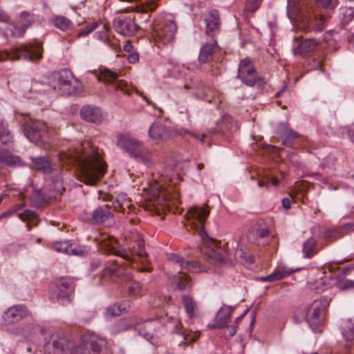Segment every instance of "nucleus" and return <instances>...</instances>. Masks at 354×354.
Returning a JSON list of instances; mask_svg holds the SVG:
<instances>
[{
	"mask_svg": "<svg viewBox=\"0 0 354 354\" xmlns=\"http://www.w3.org/2000/svg\"><path fill=\"white\" fill-rule=\"evenodd\" d=\"M67 161L77 165L79 180L87 185H95L104 176L106 164L98 151L93 148L75 149L68 154H64Z\"/></svg>",
	"mask_w": 354,
	"mask_h": 354,
	"instance_id": "obj_1",
	"label": "nucleus"
},
{
	"mask_svg": "<svg viewBox=\"0 0 354 354\" xmlns=\"http://www.w3.org/2000/svg\"><path fill=\"white\" fill-rule=\"evenodd\" d=\"M171 189H165L158 181H154L149 187V194L143 207L149 212L160 214L161 211L168 209L169 203L176 205L179 198V194H170Z\"/></svg>",
	"mask_w": 354,
	"mask_h": 354,
	"instance_id": "obj_2",
	"label": "nucleus"
},
{
	"mask_svg": "<svg viewBox=\"0 0 354 354\" xmlns=\"http://www.w3.org/2000/svg\"><path fill=\"white\" fill-rule=\"evenodd\" d=\"M116 145L124 150L131 158L148 165L151 162L152 153L145 147L142 141L129 133H118Z\"/></svg>",
	"mask_w": 354,
	"mask_h": 354,
	"instance_id": "obj_3",
	"label": "nucleus"
},
{
	"mask_svg": "<svg viewBox=\"0 0 354 354\" xmlns=\"http://www.w3.org/2000/svg\"><path fill=\"white\" fill-rule=\"evenodd\" d=\"M330 299L323 297L319 300H315L307 312L306 309L299 308L294 313L293 318L296 322L299 321L301 317H307L308 322L313 330H315L317 328L322 325L324 321L326 310L329 306Z\"/></svg>",
	"mask_w": 354,
	"mask_h": 354,
	"instance_id": "obj_4",
	"label": "nucleus"
},
{
	"mask_svg": "<svg viewBox=\"0 0 354 354\" xmlns=\"http://www.w3.org/2000/svg\"><path fill=\"white\" fill-rule=\"evenodd\" d=\"M43 48L41 44L38 42L23 44L14 48L11 52H0V62L7 59L12 61L19 60L21 58L34 62L42 57Z\"/></svg>",
	"mask_w": 354,
	"mask_h": 354,
	"instance_id": "obj_5",
	"label": "nucleus"
},
{
	"mask_svg": "<svg viewBox=\"0 0 354 354\" xmlns=\"http://www.w3.org/2000/svg\"><path fill=\"white\" fill-rule=\"evenodd\" d=\"M199 236L206 245L202 249L204 259L215 266H222L226 263L227 252L218 245L217 243L210 239L203 227L198 232Z\"/></svg>",
	"mask_w": 354,
	"mask_h": 354,
	"instance_id": "obj_6",
	"label": "nucleus"
},
{
	"mask_svg": "<svg viewBox=\"0 0 354 354\" xmlns=\"http://www.w3.org/2000/svg\"><path fill=\"white\" fill-rule=\"evenodd\" d=\"M26 138L44 149H50V139L48 127L42 121H30L27 122L24 129Z\"/></svg>",
	"mask_w": 354,
	"mask_h": 354,
	"instance_id": "obj_7",
	"label": "nucleus"
},
{
	"mask_svg": "<svg viewBox=\"0 0 354 354\" xmlns=\"http://www.w3.org/2000/svg\"><path fill=\"white\" fill-rule=\"evenodd\" d=\"M176 30V24L174 20H165L153 24L151 37L155 44L160 48L173 42Z\"/></svg>",
	"mask_w": 354,
	"mask_h": 354,
	"instance_id": "obj_8",
	"label": "nucleus"
},
{
	"mask_svg": "<svg viewBox=\"0 0 354 354\" xmlns=\"http://www.w3.org/2000/svg\"><path fill=\"white\" fill-rule=\"evenodd\" d=\"M94 240L100 250L104 252L118 256L121 259L126 261L128 264L133 261V258L131 257L130 251L120 248L118 241L113 236L102 233L96 236Z\"/></svg>",
	"mask_w": 354,
	"mask_h": 354,
	"instance_id": "obj_9",
	"label": "nucleus"
},
{
	"mask_svg": "<svg viewBox=\"0 0 354 354\" xmlns=\"http://www.w3.org/2000/svg\"><path fill=\"white\" fill-rule=\"evenodd\" d=\"M237 77L248 86H261L266 84L264 78L258 75L252 59L248 57L241 60Z\"/></svg>",
	"mask_w": 354,
	"mask_h": 354,
	"instance_id": "obj_10",
	"label": "nucleus"
},
{
	"mask_svg": "<svg viewBox=\"0 0 354 354\" xmlns=\"http://www.w3.org/2000/svg\"><path fill=\"white\" fill-rule=\"evenodd\" d=\"M105 339L95 334L85 333L82 336V344L75 347L71 354H103Z\"/></svg>",
	"mask_w": 354,
	"mask_h": 354,
	"instance_id": "obj_11",
	"label": "nucleus"
},
{
	"mask_svg": "<svg viewBox=\"0 0 354 354\" xmlns=\"http://www.w3.org/2000/svg\"><path fill=\"white\" fill-rule=\"evenodd\" d=\"M118 73L108 69L103 70L99 75V80L106 84L107 91L117 100L119 98L118 92L127 95L131 94L127 83L124 80H118Z\"/></svg>",
	"mask_w": 354,
	"mask_h": 354,
	"instance_id": "obj_12",
	"label": "nucleus"
},
{
	"mask_svg": "<svg viewBox=\"0 0 354 354\" xmlns=\"http://www.w3.org/2000/svg\"><path fill=\"white\" fill-rule=\"evenodd\" d=\"M74 291L75 283L71 278L61 277L55 280L53 295L59 304L65 305L71 302Z\"/></svg>",
	"mask_w": 354,
	"mask_h": 354,
	"instance_id": "obj_13",
	"label": "nucleus"
},
{
	"mask_svg": "<svg viewBox=\"0 0 354 354\" xmlns=\"http://www.w3.org/2000/svg\"><path fill=\"white\" fill-rule=\"evenodd\" d=\"M115 30L124 36L133 35L139 28L135 22V18L130 17H118L113 21Z\"/></svg>",
	"mask_w": 354,
	"mask_h": 354,
	"instance_id": "obj_14",
	"label": "nucleus"
},
{
	"mask_svg": "<svg viewBox=\"0 0 354 354\" xmlns=\"http://www.w3.org/2000/svg\"><path fill=\"white\" fill-rule=\"evenodd\" d=\"M28 313V309L26 306L17 304L8 308L4 313L3 318L6 324H10L21 321L26 317Z\"/></svg>",
	"mask_w": 354,
	"mask_h": 354,
	"instance_id": "obj_15",
	"label": "nucleus"
},
{
	"mask_svg": "<svg viewBox=\"0 0 354 354\" xmlns=\"http://www.w3.org/2000/svg\"><path fill=\"white\" fill-rule=\"evenodd\" d=\"M149 136L154 140L165 142L172 137V133L165 124L154 122L149 127Z\"/></svg>",
	"mask_w": 354,
	"mask_h": 354,
	"instance_id": "obj_16",
	"label": "nucleus"
},
{
	"mask_svg": "<svg viewBox=\"0 0 354 354\" xmlns=\"http://www.w3.org/2000/svg\"><path fill=\"white\" fill-rule=\"evenodd\" d=\"M80 116L86 122L100 124L103 120L102 110L97 106L86 105L80 110Z\"/></svg>",
	"mask_w": 354,
	"mask_h": 354,
	"instance_id": "obj_17",
	"label": "nucleus"
},
{
	"mask_svg": "<svg viewBox=\"0 0 354 354\" xmlns=\"http://www.w3.org/2000/svg\"><path fill=\"white\" fill-rule=\"evenodd\" d=\"M113 214L109 205L97 207L92 213V221L95 224L111 225L113 223Z\"/></svg>",
	"mask_w": 354,
	"mask_h": 354,
	"instance_id": "obj_18",
	"label": "nucleus"
},
{
	"mask_svg": "<svg viewBox=\"0 0 354 354\" xmlns=\"http://www.w3.org/2000/svg\"><path fill=\"white\" fill-rule=\"evenodd\" d=\"M34 21V14L27 11L21 12L20 14V19L12 32L13 36L22 37L26 32L27 28L32 25Z\"/></svg>",
	"mask_w": 354,
	"mask_h": 354,
	"instance_id": "obj_19",
	"label": "nucleus"
},
{
	"mask_svg": "<svg viewBox=\"0 0 354 354\" xmlns=\"http://www.w3.org/2000/svg\"><path fill=\"white\" fill-rule=\"evenodd\" d=\"M126 266L127 264L118 260L111 261L108 263V265L105 268L103 276L105 277L106 274H109L110 277L123 276L126 281H131V276L129 274L123 272V267Z\"/></svg>",
	"mask_w": 354,
	"mask_h": 354,
	"instance_id": "obj_20",
	"label": "nucleus"
},
{
	"mask_svg": "<svg viewBox=\"0 0 354 354\" xmlns=\"http://www.w3.org/2000/svg\"><path fill=\"white\" fill-rule=\"evenodd\" d=\"M124 329L134 328L138 331L139 334L142 336L145 339L149 341L153 337L151 329L148 327L145 322L143 324H140L136 318L131 319L129 321H124L122 322Z\"/></svg>",
	"mask_w": 354,
	"mask_h": 354,
	"instance_id": "obj_21",
	"label": "nucleus"
},
{
	"mask_svg": "<svg viewBox=\"0 0 354 354\" xmlns=\"http://www.w3.org/2000/svg\"><path fill=\"white\" fill-rule=\"evenodd\" d=\"M279 134L282 138V144L287 147H292L299 134L289 128L288 123H281L279 127Z\"/></svg>",
	"mask_w": 354,
	"mask_h": 354,
	"instance_id": "obj_22",
	"label": "nucleus"
},
{
	"mask_svg": "<svg viewBox=\"0 0 354 354\" xmlns=\"http://www.w3.org/2000/svg\"><path fill=\"white\" fill-rule=\"evenodd\" d=\"M169 261L179 265L182 269H186L192 272L197 273L205 270L198 261H186L176 254H171Z\"/></svg>",
	"mask_w": 354,
	"mask_h": 354,
	"instance_id": "obj_23",
	"label": "nucleus"
},
{
	"mask_svg": "<svg viewBox=\"0 0 354 354\" xmlns=\"http://www.w3.org/2000/svg\"><path fill=\"white\" fill-rule=\"evenodd\" d=\"M64 190L62 174L59 171H57L55 178L53 180V185L49 190L48 200L59 199Z\"/></svg>",
	"mask_w": 354,
	"mask_h": 354,
	"instance_id": "obj_24",
	"label": "nucleus"
},
{
	"mask_svg": "<svg viewBox=\"0 0 354 354\" xmlns=\"http://www.w3.org/2000/svg\"><path fill=\"white\" fill-rule=\"evenodd\" d=\"M64 190L62 174L59 171H57L55 178L53 180V185L49 190L48 200L59 199Z\"/></svg>",
	"mask_w": 354,
	"mask_h": 354,
	"instance_id": "obj_25",
	"label": "nucleus"
},
{
	"mask_svg": "<svg viewBox=\"0 0 354 354\" xmlns=\"http://www.w3.org/2000/svg\"><path fill=\"white\" fill-rule=\"evenodd\" d=\"M206 33L208 35H214L219 30L220 17L217 10H211L205 19Z\"/></svg>",
	"mask_w": 354,
	"mask_h": 354,
	"instance_id": "obj_26",
	"label": "nucleus"
},
{
	"mask_svg": "<svg viewBox=\"0 0 354 354\" xmlns=\"http://www.w3.org/2000/svg\"><path fill=\"white\" fill-rule=\"evenodd\" d=\"M217 46L216 40L212 39L209 42L205 44L201 49L198 56V60L202 64L209 62L212 58L213 53Z\"/></svg>",
	"mask_w": 354,
	"mask_h": 354,
	"instance_id": "obj_27",
	"label": "nucleus"
},
{
	"mask_svg": "<svg viewBox=\"0 0 354 354\" xmlns=\"http://www.w3.org/2000/svg\"><path fill=\"white\" fill-rule=\"evenodd\" d=\"M209 214V210L206 207H201L198 206H193L189 208L187 212V218L194 219L198 221L200 224H203L206 218Z\"/></svg>",
	"mask_w": 354,
	"mask_h": 354,
	"instance_id": "obj_28",
	"label": "nucleus"
},
{
	"mask_svg": "<svg viewBox=\"0 0 354 354\" xmlns=\"http://www.w3.org/2000/svg\"><path fill=\"white\" fill-rule=\"evenodd\" d=\"M319 41L315 39H306L303 40L297 47L293 49L295 55H304L306 53L313 51L317 45Z\"/></svg>",
	"mask_w": 354,
	"mask_h": 354,
	"instance_id": "obj_29",
	"label": "nucleus"
},
{
	"mask_svg": "<svg viewBox=\"0 0 354 354\" xmlns=\"http://www.w3.org/2000/svg\"><path fill=\"white\" fill-rule=\"evenodd\" d=\"M30 159L33 163V167L37 170H40L44 173H49L54 170L56 171V172L57 171V169L53 167L51 162L46 156L31 157Z\"/></svg>",
	"mask_w": 354,
	"mask_h": 354,
	"instance_id": "obj_30",
	"label": "nucleus"
},
{
	"mask_svg": "<svg viewBox=\"0 0 354 354\" xmlns=\"http://www.w3.org/2000/svg\"><path fill=\"white\" fill-rule=\"evenodd\" d=\"M185 312L190 319L196 318L198 313L197 303L188 295H183L181 298Z\"/></svg>",
	"mask_w": 354,
	"mask_h": 354,
	"instance_id": "obj_31",
	"label": "nucleus"
},
{
	"mask_svg": "<svg viewBox=\"0 0 354 354\" xmlns=\"http://www.w3.org/2000/svg\"><path fill=\"white\" fill-rule=\"evenodd\" d=\"M112 205L114 209L120 211L124 214L129 212L131 207L129 200L124 194L118 195L113 202Z\"/></svg>",
	"mask_w": 354,
	"mask_h": 354,
	"instance_id": "obj_32",
	"label": "nucleus"
},
{
	"mask_svg": "<svg viewBox=\"0 0 354 354\" xmlns=\"http://www.w3.org/2000/svg\"><path fill=\"white\" fill-rule=\"evenodd\" d=\"M317 241L315 239L311 237L304 242L302 245V253L304 258L311 259L317 254Z\"/></svg>",
	"mask_w": 354,
	"mask_h": 354,
	"instance_id": "obj_33",
	"label": "nucleus"
},
{
	"mask_svg": "<svg viewBox=\"0 0 354 354\" xmlns=\"http://www.w3.org/2000/svg\"><path fill=\"white\" fill-rule=\"evenodd\" d=\"M173 333L182 336L183 340L180 342V344L191 343L198 338V335L196 333L191 335L187 330H185L180 322L174 326Z\"/></svg>",
	"mask_w": 354,
	"mask_h": 354,
	"instance_id": "obj_34",
	"label": "nucleus"
},
{
	"mask_svg": "<svg viewBox=\"0 0 354 354\" xmlns=\"http://www.w3.org/2000/svg\"><path fill=\"white\" fill-rule=\"evenodd\" d=\"M21 160L18 156L11 155L7 151H0V165L13 167L20 165Z\"/></svg>",
	"mask_w": 354,
	"mask_h": 354,
	"instance_id": "obj_35",
	"label": "nucleus"
},
{
	"mask_svg": "<svg viewBox=\"0 0 354 354\" xmlns=\"http://www.w3.org/2000/svg\"><path fill=\"white\" fill-rule=\"evenodd\" d=\"M343 337L346 341L354 339V322L351 319L343 320L341 324Z\"/></svg>",
	"mask_w": 354,
	"mask_h": 354,
	"instance_id": "obj_36",
	"label": "nucleus"
},
{
	"mask_svg": "<svg viewBox=\"0 0 354 354\" xmlns=\"http://www.w3.org/2000/svg\"><path fill=\"white\" fill-rule=\"evenodd\" d=\"M354 10L351 8H346L343 13L342 26L346 30L354 33Z\"/></svg>",
	"mask_w": 354,
	"mask_h": 354,
	"instance_id": "obj_37",
	"label": "nucleus"
},
{
	"mask_svg": "<svg viewBox=\"0 0 354 354\" xmlns=\"http://www.w3.org/2000/svg\"><path fill=\"white\" fill-rule=\"evenodd\" d=\"M231 314V309L225 310V309H221L217 314L216 322L214 324L209 325L210 328H221L227 325V319H229Z\"/></svg>",
	"mask_w": 354,
	"mask_h": 354,
	"instance_id": "obj_38",
	"label": "nucleus"
},
{
	"mask_svg": "<svg viewBox=\"0 0 354 354\" xmlns=\"http://www.w3.org/2000/svg\"><path fill=\"white\" fill-rule=\"evenodd\" d=\"M76 80L73 73L69 69H63L59 73L58 84L60 89L64 86H67L71 84Z\"/></svg>",
	"mask_w": 354,
	"mask_h": 354,
	"instance_id": "obj_39",
	"label": "nucleus"
},
{
	"mask_svg": "<svg viewBox=\"0 0 354 354\" xmlns=\"http://www.w3.org/2000/svg\"><path fill=\"white\" fill-rule=\"evenodd\" d=\"M64 343L65 339L63 338L54 339L53 342L46 344L45 350L46 351L53 350V354H62V351H64Z\"/></svg>",
	"mask_w": 354,
	"mask_h": 354,
	"instance_id": "obj_40",
	"label": "nucleus"
},
{
	"mask_svg": "<svg viewBox=\"0 0 354 354\" xmlns=\"http://www.w3.org/2000/svg\"><path fill=\"white\" fill-rule=\"evenodd\" d=\"M352 227H353L352 225L347 224V225H344L342 227V228L340 230L335 229V230H327L324 233V237L328 242H333V241L337 240V239L341 238L343 236L342 232L344 230H346L347 228Z\"/></svg>",
	"mask_w": 354,
	"mask_h": 354,
	"instance_id": "obj_41",
	"label": "nucleus"
},
{
	"mask_svg": "<svg viewBox=\"0 0 354 354\" xmlns=\"http://www.w3.org/2000/svg\"><path fill=\"white\" fill-rule=\"evenodd\" d=\"M50 90V86L48 84L43 83L39 81H33L29 89L30 93L44 94Z\"/></svg>",
	"mask_w": 354,
	"mask_h": 354,
	"instance_id": "obj_42",
	"label": "nucleus"
},
{
	"mask_svg": "<svg viewBox=\"0 0 354 354\" xmlns=\"http://www.w3.org/2000/svg\"><path fill=\"white\" fill-rule=\"evenodd\" d=\"M53 23L57 28L66 31L68 30L72 26L71 21L67 17L62 15L55 17Z\"/></svg>",
	"mask_w": 354,
	"mask_h": 354,
	"instance_id": "obj_43",
	"label": "nucleus"
},
{
	"mask_svg": "<svg viewBox=\"0 0 354 354\" xmlns=\"http://www.w3.org/2000/svg\"><path fill=\"white\" fill-rule=\"evenodd\" d=\"M82 89L81 83L76 79L71 84L64 86L61 90L66 95H72L78 93Z\"/></svg>",
	"mask_w": 354,
	"mask_h": 354,
	"instance_id": "obj_44",
	"label": "nucleus"
},
{
	"mask_svg": "<svg viewBox=\"0 0 354 354\" xmlns=\"http://www.w3.org/2000/svg\"><path fill=\"white\" fill-rule=\"evenodd\" d=\"M127 289L129 295L132 297L141 296L144 293V290L138 281H129L127 284Z\"/></svg>",
	"mask_w": 354,
	"mask_h": 354,
	"instance_id": "obj_45",
	"label": "nucleus"
},
{
	"mask_svg": "<svg viewBox=\"0 0 354 354\" xmlns=\"http://www.w3.org/2000/svg\"><path fill=\"white\" fill-rule=\"evenodd\" d=\"M328 18H329V16L326 17L324 15H320L319 17H315L310 21V26L316 31H322L325 27V24Z\"/></svg>",
	"mask_w": 354,
	"mask_h": 354,
	"instance_id": "obj_46",
	"label": "nucleus"
},
{
	"mask_svg": "<svg viewBox=\"0 0 354 354\" xmlns=\"http://www.w3.org/2000/svg\"><path fill=\"white\" fill-rule=\"evenodd\" d=\"M178 280L176 287L178 290H185L192 287L191 282L186 274L180 273L178 276Z\"/></svg>",
	"mask_w": 354,
	"mask_h": 354,
	"instance_id": "obj_47",
	"label": "nucleus"
},
{
	"mask_svg": "<svg viewBox=\"0 0 354 354\" xmlns=\"http://www.w3.org/2000/svg\"><path fill=\"white\" fill-rule=\"evenodd\" d=\"M260 0H247L245 6V11L246 12L254 13L260 7Z\"/></svg>",
	"mask_w": 354,
	"mask_h": 354,
	"instance_id": "obj_48",
	"label": "nucleus"
},
{
	"mask_svg": "<svg viewBox=\"0 0 354 354\" xmlns=\"http://www.w3.org/2000/svg\"><path fill=\"white\" fill-rule=\"evenodd\" d=\"M174 73L176 77H185L186 80H191L188 75L189 71L187 68L180 66H176L174 68Z\"/></svg>",
	"mask_w": 354,
	"mask_h": 354,
	"instance_id": "obj_49",
	"label": "nucleus"
},
{
	"mask_svg": "<svg viewBox=\"0 0 354 354\" xmlns=\"http://www.w3.org/2000/svg\"><path fill=\"white\" fill-rule=\"evenodd\" d=\"M55 248L58 252H63L68 254H77L76 250L73 248L72 245H68L66 243H60L59 245H56Z\"/></svg>",
	"mask_w": 354,
	"mask_h": 354,
	"instance_id": "obj_50",
	"label": "nucleus"
},
{
	"mask_svg": "<svg viewBox=\"0 0 354 354\" xmlns=\"http://www.w3.org/2000/svg\"><path fill=\"white\" fill-rule=\"evenodd\" d=\"M316 3L319 7L332 10L337 6L338 2L337 0H317Z\"/></svg>",
	"mask_w": 354,
	"mask_h": 354,
	"instance_id": "obj_51",
	"label": "nucleus"
},
{
	"mask_svg": "<svg viewBox=\"0 0 354 354\" xmlns=\"http://www.w3.org/2000/svg\"><path fill=\"white\" fill-rule=\"evenodd\" d=\"M10 136L7 126L4 122L0 121V140L3 143H6L10 140Z\"/></svg>",
	"mask_w": 354,
	"mask_h": 354,
	"instance_id": "obj_52",
	"label": "nucleus"
},
{
	"mask_svg": "<svg viewBox=\"0 0 354 354\" xmlns=\"http://www.w3.org/2000/svg\"><path fill=\"white\" fill-rule=\"evenodd\" d=\"M284 277V273L279 271L276 270L270 274L263 277L261 279L263 281H274L277 280H280Z\"/></svg>",
	"mask_w": 354,
	"mask_h": 354,
	"instance_id": "obj_53",
	"label": "nucleus"
},
{
	"mask_svg": "<svg viewBox=\"0 0 354 354\" xmlns=\"http://www.w3.org/2000/svg\"><path fill=\"white\" fill-rule=\"evenodd\" d=\"M337 287L341 290H344L354 287V281L349 279H342L337 283Z\"/></svg>",
	"mask_w": 354,
	"mask_h": 354,
	"instance_id": "obj_54",
	"label": "nucleus"
},
{
	"mask_svg": "<svg viewBox=\"0 0 354 354\" xmlns=\"http://www.w3.org/2000/svg\"><path fill=\"white\" fill-rule=\"evenodd\" d=\"M98 24L99 22H94L90 25L86 26L82 30H81L78 33V37H80L88 35L98 26Z\"/></svg>",
	"mask_w": 354,
	"mask_h": 354,
	"instance_id": "obj_55",
	"label": "nucleus"
},
{
	"mask_svg": "<svg viewBox=\"0 0 354 354\" xmlns=\"http://www.w3.org/2000/svg\"><path fill=\"white\" fill-rule=\"evenodd\" d=\"M36 216V213L29 209H26L23 213L19 214V217L24 221L27 219H35Z\"/></svg>",
	"mask_w": 354,
	"mask_h": 354,
	"instance_id": "obj_56",
	"label": "nucleus"
},
{
	"mask_svg": "<svg viewBox=\"0 0 354 354\" xmlns=\"http://www.w3.org/2000/svg\"><path fill=\"white\" fill-rule=\"evenodd\" d=\"M124 308H122V305H113L108 309V312L113 316L119 315Z\"/></svg>",
	"mask_w": 354,
	"mask_h": 354,
	"instance_id": "obj_57",
	"label": "nucleus"
},
{
	"mask_svg": "<svg viewBox=\"0 0 354 354\" xmlns=\"http://www.w3.org/2000/svg\"><path fill=\"white\" fill-rule=\"evenodd\" d=\"M136 253L138 256L141 258H145L147 257V253L145 250V245L142 241H140L138 243V250H136Z\"/></svg>",
	"mask_w": 354,
	"mask_h": 354,
	"instance_id": "obj_58",
	"label": "nucleus"
},
{
	"mask_svg": "<svg viewBox=\"0 0 354 354\" xmlns=\"http://www.w3.org/2000/svg\"><path fill=\"white\" fill-rule=\"evenodd\" d=\"M10 21V17L7 15V14L0 9V22H3L8 24Z\"/></svg>",
	"mask_w": 354,
	"mask_h": 354,
	"instance_id": "obj_59",
	"label": "nucleus"
},
{
	"mask_svg": "<svg viewBox=\"0 0 354 354\" xmlns=\"http://www.w3.org/2000/svg\"><path fill=\"white\" fill-rule=\"evenodd\" d=\"M269 234V230L267 228H263L257 230L256 232L257 236L259 238H264Z\"/></svg>",
	"mask_w": 354,
	"mask_h": 354,
	"instance_id": "obj_60",
	"label": "nucleus"
},
{
	"mask_svg": "<svg viewBox=\"0 0 354 354\" xmlns=\"http://www.w3.org/2000/svg\"><path fill=\"white\" fill-rule=\"evenodd\" d=\"M347 133L348 138L354 143V123L350 125Z\"/></svg>",
	"mask_w": 354,
	"mask_h": 354,
	"instance_id": "obj_61",
	"label": "nucleus"
},
{
	"mask_svg": "<svg viewBox=\"0 0 354 354\" xmlns=\"http://www.w3.org/2000/svg\"><path fill=\"white\" fill-rule=\"evenodd\" d=\"M138 59H139V56H138V54H137V53H132V54L129 55L128 57V61L130 63H135L137 61H138Z\"/></svg>",
	"mask_w": 354,
	"mask_h": 354,
	"instance_id": "obj_62",
	"label": "nucleus"
},
{
	"mask_svg": "<svg viewBox=\"0 0 354 354\" xmlns=\"http://www.w3.org/2000/svg\"><path fill=\"white\" fill-rule=\"evenodd\" d=\"M283 207L286 209H289L291 207L290 200L288 198H283L281 201Z\"/></svg>",
	"mask_w": 354,
	"mask_h": 354,
	"instance_id": "obj_63",
	"label": "nucleus"
},
{
	"mask_svg": "<svg viewBox=\"0 0 354 354\" xmlns=\"http://www.w3.org/2000/svg\"><path fill=\"white\" fill-rule=\"evenodd\" d=\"M237 326L232 325L228 327L229 334L231 337L234 336L236 333Z\"/></svg>",
	"mask_w": 354,
	"mask_h": 354,
	"instance_id": "obj_64",
	"label": "nucleus"
}]
</instances>
